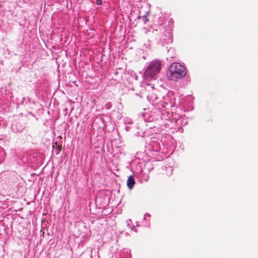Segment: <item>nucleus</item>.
<instances>
[{"label":"nucleus","mask_w":258,"mask_h":258,"mask_svg":"<svg viewBox=\"0 0 258 258\" xmlns=\"http://www.w3.org/2000/svg\"><path fill=\"white\" fill-rule=\"evenodd\" d=\"M19 124V122H17L15 125H13V128L14 130V126H16V130L18 132H21L24 129V127L23 125L17 127L18 125Z\"/></svg>","instance_id":"nucleus-5"},{"label":"nucleus","mask_w":258,"mask_h":258,"mask_svg":"<svg viewBox=\"0 0 258 258\" xmlns=\"http://www.w3.org/2000/svg\"><path fill=\"white\" fill-rule=\"evenodd\" d=\"M184 67L179 63L174 62L171 64L167 72L168 79L171 81H176L182 79L186 75Z\"/></svg>","instance_id":"nucleus-1"},{"label":"nucleus","mask_w":258,"mask_h":258,"mask_svg":"<svg viewBox=\"0 0 258 258\" xmlns=\"http://www.w3.org/2000/svg\"><path fill=\"white\" fill-rule=\"evenodd\" d=\"M56 150H57L56 154H58L60 152L61 150V146H58L56 147Z\"/></svg>","instance_id":"nucleus-7"},{"label":"nucleus","mask_w":258,"mask_h":258,"mask_svg":"<svg viewBox=\"0 0 258 258\" xmlns=\"http://www.w3.org/2000/svg\"><path fill=\"white\" fill-rule=\"evenodd\" d=\"M157 31H157V29H156V30H153V33H154V32H157Z\"/></svg>","instance_id":"nucleus-9"},{"label":"nucleus","mask_w":258,"mask_h":258,"mask_svg":"<svg viewBox=\"0 0 258 258\" xmlns=\"http://www.w3.org/2000/svg\"><path fill=\"white\" fill-rule=\"evenodd\" d=\"M96 4L97 5H101L102 4L101 0H96Z\"/></svg>","instance_id":"nucleus-8"},{"label":"nucleus","mask_w":258,"mask_h":258,"mask_svg":"<svg viewBox=\"0 0 258 258\" xmlns=\"http://www.w3.org/2000/svg\"><path fill=\"white\" fill-rule=\"evenodd\" d=\"M142 20L144 22V23H146L148 21L149 19L147 18V15H144L142 17Z\"/></svg>","instance_id":"nucleus-6"},{"label":"nucleus","mask_w":258,"mask_h":258,"mask_svg":"<svg viewBox=\"0 0 258 258\" xmlns=\"http://www.w3.org/2000/svg\"><path fill=\"white\" fill-rule=\"evenodd\" d=\"M161 70V63L159 60H154L151 62L145 69L144 76L145 79H153L159 73Z\"/></svg>","instance_id":"nucleus-2"},{"label":"nucleus","mask_w":258,"mask_h":258,"mask_svg":"<svg viewBox=\"0 0 258 258\" xmlns=\"http://www.w3.org/2000/svg\"><path fill=\"white\" fill-rule=\"evenodd\" d=\"M6 157V153L4 149L0 147V164L4 161Z\"/></svg>","instance_id":"nucleus-4"},{"label":"nucleus","mask_w":258,"mask_h":258,"mask_svg":"<svg viewBox=\"0 0 258 258\" xmlns=\"http://www.w3.org/2000/svg\"><path fill=\"white\" fill-rule=\"evenodd\" d=\"M135 183V178L133 175H130L127 180V186L130 189H132Z\"/></svg>","instance_id":"nucleus-3"}]
</instances>
